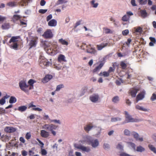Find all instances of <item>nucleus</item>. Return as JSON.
<instances>
[{"mask_svg": "<svg viewBox=\"0 0 156 156\" xmlns=\"http://www.w3.org/2000/svg\"><path fill=\"white\" fill-rule=\"evenodd\" d=\"M90 3L91 5L93 8H96L98 5V3L95 0H92Z\"/></svg>", "mask_w": 156, "mask_h": 156, "instance_id": "nucleus-26", "label": "nucleus"}, {"mask_svg": "<svg viewBox=\"0 0 156 156\" xmlns=\"http://www.w3.org/2000/svg\"><path fill=\"white\" fill-rule=\"evenodd\" d=\"M99 99V97L98 94H94L89 97L90 100L94 103H97L98 102Z\"/></svg>", "mask_w": 156, "mask_h": 156, "instance_id": "nucleus-8", "label": "nucleus"}, {"mask_svg": "<svg viewBox=\"0 0 156 156\" xmlns=\"http://www.w3.org/2000/svg\"><path fill=\"white\" fill-rule=\"evenodd\" d=\"M137 120L133 118L132 116L127 114V122H136Z\"/></svg>", "mask_w": 156, "mask_h": 156, "instance_id": "nucleus-28", "label": "nucleus"}, {"mask_svg": "<svg viewBox=\"0 0 156 156\" xmlns=\"http://www.w3.org/2000/svg\"><path fill=\"white\" fill-rule=\"evenodd\" d=\"M140 5H143L146 4L147 2V0H138Z\"/></svg>", "mask_w": 156, "mask_h": 156, "instance_id": "nucleus-46", "label": "nucleus"}, {"mask_svg": "<svg viewBox=\"0 0 156 156\" xmlns=\"http://www.w3.org/2000/svg\"><path fill=\"white\" fill-rule=\"evenodd\" d=\"M52 78V75H47L44 77L42 79V82L44 83H46L49 81Z\"/></svg>", "mask_w": 156, "mask_h": 156, "instance_id": "nucleus-15", "label": "nucleus"}, {"mask_svg": "<svg viewBox=\"0 0 156 156\" xmlns=\"http://www.w3.org/2000/svg\"><path fill=\"white\" fill-rule=\"evenodd\" d=\"M29 2L30 0H21L18 4L21 6H23L27 5Z\"/></svg>", "mask_w": 156, "mask_h": 156, "instance_id": "nucleus-19", "label": "nucleus"}, {"mask_svg": "<svg viewBox=\"0 0 156 156\" xmlns=\"http://www.w3.org/2000/svg\"><path fill=\"white\" fill-rule=\"evenodd\" d=\"M92 138V137L90 136L86 135L83 137L82 139L80 140L79 142L83 144H87L89 145Z\"/></svg>", "mask_w": 156, "mask_h": 156, "instance_id": "nucleus-7", "label": "nucleus"}, {"mask_svg": "<svg viewBox=\"0 0 156 156\" xmlns=\"http://www.w3.org/2000/svg\"><path fill=\"white\" fill-rule=\"evenodd\" d=\"M9 25L8 23H5L2 25V28L3 30H6L9 29Z\"/></svg>", "mask_w": 156, "mask_h": 156, "instance_id": "nucleus-38", "label": "nucleus"}, {"mask_svg": "<svg viewBox=\"0 0 156 156\" xmlns=\"http://www.w3.org/2000/svg\"><path fill=\"white\" fill-rule=\"evenodd\" d=\"M57 21L55 19H52L48 23L49 26L55 27L57 25Z\"/></svg>", "mask_w": 156, "mask_h": 156, "instance_id": "nucleus-20", "label": "nucleus"}, {"mask_svg": "<svg viewBox=\"0 0 156 156\" xmlns=\"http://www.w3.org/2000/svg\"><path fill=\"white\" fill-rule=\"evenodd\" d=\"M51 59H50V61H48L44 57L41 56L39 60L40 66L43 68L45 67H48L51 64Z\"/></svg>", "mask_w": 156, "mask_h": 156, "instance_id": "nucleus-2", "label": "nucleus"}, {"mask_svg": "<svg viewBox=\"0 0 156 156\" xmlns=\"http://www.w3.org/2000/svg\"><path fill=\"white\" fill-rule=\"evenodd\" d=\"M122 24L124 25L126 24L127 21V16L126 15L122 17Z\"/></svg>", "mask_w": 156, "mask_h": 156, "instance_id": "nucleus-42", "label": "nucleus"}, {"mask_svg": "<svg viewBox=\"0 0 156 156\" xmlns=\"http://www.w3.org/2000/svg\"><path fill=\"white\" fill-rule=\"evenodd\" d=\"M95 126L92 124H89L86 125L84 127V130L87 132H89L92 129L95 128Z\"/></svg>", "mask_w": 156, "mask_h": 156, "instance_id": "nucleus-14", "label": "nucleus"}, {"mask_svg": "<svg viewBox=\"0 0 156 156\" xmlns=\"http://www.w3.org/2000/svg\"><path fill=\"white\" fill-rule=\"evenodd\" d=\"M148 147L151 151L156 154V149L153 145L150 144L148 145Z\"/></svg>", "mask_w": 156, "mask_h": 156, "instance_id": "nucleus-41", "label": "nucleus"}, {"mask_svg": "<svg viewBox=\"0 0 156 156\" xmlns=\"http://www.w3.org/2000/svg\"><path fill=\"white\" fill-rule=\"evenodd\" d=\"M135 31L136 32L141 33L142 32V28L140 27H138L136 29Z\"/></svg>", "mask_w": 156, "mask_h": 156, "instance_id": "nucleus-57", "label": "nucleus"}, {"mask_svg": "<svg viewBox=\"0 0 156 156\" xmlns=\"http://www.w3.org/2000/svg\"><path fill=\"white\" fill-rule=\"evenodd\" d=\"M121 119L119 117L112 118H111V121L112 122H115L117 121H119L121 120Z\"/></svg>", "mask_w": 156, "mask_h": 156, "instance_id": "nucleus-47", "label": "nucleus"}, {"mask_svg": "<svg viewBox=\"0 0 156 156\" xmlns=\"http://www.w3.org/2000/svg\"><path fill=\"white\" fill-rule=\"evenodd\" d=\"M140 12L141 14V16L143 18H146L148 15L147 13L145 10L141 9L140 11Z\"/></svg>", "mask_w": 156, "mask_h": 156, "instance_id": "nucleus-21", "label": "nucleus"}, {"mask_svg": "<svg viewBox=\"0 0 156 156\" xmlns=\"http://www.w3.org/2000/svg\"><path fill=\"white\" fill-rule=\"evenodd\" d=\"M51 122H54L55 123H58L59 124H60V121L59 120H57L56 119H54V120H50Z\"/></svg>", "mask_w": 156, "mask_h": 156, "instance_id": "nucleus-63", "label": "nucleus"}, {"mask_svg": "<svg viewBox=\"0 0 156 156\" xmlns=\"http://www.w3.org/2000/svg\"><path fill=\"white\" fill-rule=\"evenodd\" d=\"M58 42L63 45L67 46L68 44V43L67 41L62 38L59 39L58 40Z\"/></svg>", "mask_w": 156, "mask_h": 156, "instance_id": "nucleus-34", "label": "nucleus"}, {"mask_svg": "<svg viewBox=\"0 0 156 156\" xmlns=\"http://www.w3.org/2000/svg\"><path fill=\"white\" fill-rule=\"evenodd\" d=\"M94 129H95V130L97 131L96 133V135H98L100 134L101 130V127H97L96 126H95V128H94Z\"/></svg>", "mask_w": 156, "mask_h": 156, "instance_id": "nucleus-37", "label": "nucleus"}, {"mask_svg": "<svg viewBox=\"0 0 156 156\" xmlns=\"http://www.w3.org/2000/svg\"><path fill=\"white\" fill-rule=\"evenodd\" d=\"M67 2L66 0H58L57 2L58 5L62 4L63 3H66Z\"/></svg>", "mask_w": 156, "mask_h": 156, "instance_id": "nucleus-53", "label": "nucleus"}, {"mask_svg": "<svg viewBox=\"0 0 156 156\" xmlns=\"http://www.w3.org/2000/svg\"><path fill=\"white\" fill-rule=\"evenodd\" d=\"M108 44L107 43H102L100 45H97V48L98 50H101L103 48L106 46Z\"/></svg>", "mask_w": 156, "mask_h": 156, "instance_id": "nucleus-22", "label": "nucleus"}, {"mask_svg": "<svg viewBox=\"0 0 156 156\" xmlns=\"http://www.w3.org/2000/svg\"><path fill=\"white\" fill-rule=\"evenodd\" d=\"M139 90L138 89L133 88L129 90V93L130 94L132 97H135Z\"/></svg>", "mask_w": 156, "mask_h": 156, "instance_id": "nucleus-13", "label": "nucleus"}, {"mask_svg": "<svg viewBox=\"0 0 156 156\" xmlns=\"http://www.w3.org/2000/svg\"><path fill=\"white\" fill-rule=\"evenodd\" d=\"M20 18V16L19 15H14L13 16V20L14 21L18 20Z\"/></svg>", "mask_w": 156, "mask_h": 156, "instance_id": "nucleus-52", "label": "nucleus"}, {"mask_svg": "<svg viewBox=\"0 0 156 156\" xmlns=\"http://www.w3.org/2000/svg\"><path fill=\"white\" fill-rule=\"evenodd\" d=\"M41 153L42 155H45L47 154V152L45 149L42 148L41 149Z\"/></svg>", "mask_w": 156, "mask_h": 156, "instance_id": "nucleus-50", "label": "nucleus"}, {"mask_svg": "<svg viewBox=\"0 0 156 156\" xmlns=\"http://www.w3.org/2000/svg\"><path fill=\"white\" fill-rule=\"evenodd\" d=\"M99 75L101 76H103L104 77H107L109 76V74L108 71H104L101 72L99 74Z\"/></svg>", "mask_w": 156, "mask_h": 156, "instance_id": "nucleus-31", "label": "nucleus"}, {"mask_svg": "<svg viewBox=\"0 0 156 156\" xmlns=\"http://www.w3.org/2000/svg\"><path fill=\"white\" fill-rule=\"evenodd\" d=\"M149 39L151 41V42L149 43V46H154V44L156 43V40L155 38L152 37H149Z\"/></svg>", "mask_w": 156, "mask_h": 156, "instance_id": "nucleus-23", "label": "nucleus"}, {"mask_svg": "<svg viewBox=\"0 0 156 156\" xmlns=\"http://www.w3.org/2000/svg\"><path fill=\"white\" fill-rule=\"evenodd\" d=\"M133 136L136 140L142 141L143 140L142 137H139V134L135 132H130L127 130V136Z\"/></svg>", "mask_w": 156, "mask_h": 156, "instance_id": "nucleus-6", "label": "nucleus"}, {"mask_svg": "<svg viewBox=\"0 0 156 156\" xmlns=\"http://www.w3.org/2000/svg\"><path fill=\"white\" fill-rule=\"evenodd\" d=\"M37 40L36 39L33 38L32 39L30 43V47L31 48L33 47H35L37 44Z\"/></svg>", "mask_w": 156, "mask_h": 156, "instance_id": "nucleus-25", "label": "nucleus"}, {"mask_svg": "<svg viewBox=\"0 0 156 156\" xmlns=\"http://www.w3.org/2000/svg\"><path fill=\"white\" fill-rule=\"evenodd\" d=\"M43 119L44 120H48L50 121L51 119L49 118V116L48 115L45 114H44L43 115Z\"/></svg>", "mask_w": 156, "mask_h": 156, "instance_id": "nucleus-55", "label": "nucleus"}, {"mask_svg": "<svg viewBox=\"0 0 156 156\" xmlns=\"http://www.w3.org/2000/svg\"><path fill=\"white\" fill-rule=\"evenodd\" d=\"M103 148L105 150H108L110 148V145L107 143H104L103 145Z\"/></svg>", "mask_w": 156, "mask_h": 156, "instance_id": "nucleus-48", "label": "nucleus"}, {"mask_svg": "<svg viewBox=\"0 0 156 156\" xmlns=\"http://www.w3.org/2000/svg\"><path fill=\"white\" fill-rule=\"evenodd\" d=\"M81 20H79L75 23V26H74V28H76L78 26L80 25L81 24Z\"/></svg>", "mask_w": 156, "mask_h": 156, "instance_id": "nucleus-62", "label": "nucleus"}, {"mask_svg": "<svg viewBox=\"0 0 156 156\" xmlns=\"http://www.w3.org/2000/svg\"><path fill=\"white\" fill-rule=\"evenodd\" d=\"M145 94V90H143L139 93L136 96V101L137 102L139 100H141L144 97V95Z\"/></svg>", "mask_w": 156, "mask_h": 156, "instance_id": "nucleus-11", "label": "nucleus"}, {"mask_svg": "<svg viewBox=\"0 0 156 156\" xmlns=\"http://www.w3.org/2000/svg\"><path fill=\"white\" fill-rule=\"evenodd\" d=\"M99 145V142L97 139H94L92 138L89 145H90L94 148H97Z\"/></svg>", "mask_w": 156, "mask_h": 156, "instance_id": "nucleus-9", "label": "nucleus"}, {"mask_svg": "<svg viewBox=\"0 0 156 156\" xmlns=\"http://www.w3.org/2000/svg\"><path fill=\"white\" fill-rule=\"evenodd\" d=\"M16 101V99L15 97L11 96L9 100V103L10 104L15 103Z\"/></svg>", "mask_w": 156, "mask_h": 156, "instance_id": "nucleus-36", "label": "nucleus"}, {"mask_svg": "<svg viewBox=\"0 0 156 156\" xmlns=\"http://www.w3.org/2000/svg\"><path fill=\"white\" fill-rule=\"evenodd\" d=\"M119 100V98L117 96L114 97L112 99V101L115 103H118Z\"/></svg>", "mask_w": 156, "mask_h": 156, "instance_id": "nucleus-43", "label": "nucleus"}, {"mask_svg": "<svg viewBox=\"0 0 156 156\" xmlns=\"http://www.w3.org/2000/svg\"><path fill=\"white\" fill-rule=\"evenodd\" d=\"M128 144V147L131 149H133L135 151H136V145L135 144L132 142H127Z\"/></svg>", "mask_w": 156, "mask_h": 156, "instance_id": "nucleus-27", "label": "nucleus"}, {"mask_svg": "<svg viewBox=\"0 0 156 156\" xmlns=\"http://www.w3.org/2000/svg\"><path fill=\"white\" fill-rule=\"evenodd\" d=\"M151 101H153L154 100H156V94L154 93H153L150 98Z\"/></svg>", "mask_w": 156, "mask_h": 156, "instance_id": "nucleus-56", "label": "nucleus"}, {"mask_svg": "<svg viewBox=\"0 0 156 156\" xmlns=\"http://www.w3.org/2000/svg\"><path fill=\"white\" fill-rule=\"evenodd\" d=\"M119 155L120 156H127V154L122 151L119 152Z\"/></svg>", "mask_w": 156, "mask_h": 156, "instance_id": "nucleus-64", "label": "nucleus"}, {"mask_svg": "<svg viewBox=\"0 0 156 156\" xmlns=\"http://www.w3.org/2000/svg\"><path fill=\"white\" fill-rule=\"evenodd\" d=\"M34 83V80H32V79L30 80L28 82V83L30 85H29V86H32L33 87V85Z\"/></svg>", "mask_w": 156, "mask_h": 156, "instance_id": "nucleus-54", "label": "nucleus"}, {"mask_svg": "<svg viewBox=\"0 0 156 156\" xmlns=\"http://www.w3.org/2000/svg\"><path fill=\"white\" fill-rule=\"evenodd\" d=\"M65 58L66 57L64 55L62 54H60L58 56V60L59 62H61L62 61L66 62V60Z\"/></svg>", "mask_w": 156, "mask_h": 156, "instance_id": "nucleus-24", "label": "nucleus"}, {"mask_svg": "<svg viewBox=\"0 0 156 156\" xmlns=\"http://www.w3.org/2000/svg\"><path fill=\"white\" fill-rule=\"evenodd\" d=\"M19 85L21 89L25 92H27L29 90L33 88V86H29V85L26 84L24 81H20L19 83Z\"/></svg>", "mask_w": 156, "mask_h": 156, "instance_id": "nucleus-3", "label": "nucleus"}, {"mask_svg": "<svg viewBox=\"0 0 156 156\" xmlns=\"http://www.w3.org/2000/svg\"><path fill=\"white\" fill-rule=\"evenodd\" d=\"M145 150L144 148L140 145L137 147L136 149V151L140 152L144 151Z\"/></svg>", "mask_w": 156, "mask_h": 156, "instance_id": "nucleus-33", "label": "nucleus"}, {"mask_svg": "<svg viewBox=\"0 0 156 156\" xmlns=\"http://www.w3.org/2000/svg\"><path fill=\"white\" fill-rule=\"evenodd\" d=\"M6 101L3 98L0 100V104L1 105H3L5 103Z\"/></svg>", "mask_w": 156, "mask_h": 156, "instance_id": "nucleus-58", "label": "nucleus"}, {"mask_svg": "<svg viewBox=\"0 0 156 156\" xmlns=\"http://www.w3.org/2000/svg\"><path fill=\"white\" fill-rule=\"evenodd\" d=\"M32 110L39 112H41L42 111V109L41 108L38 107L34 108H32Z\"/></svg>", "mask_w": 156, "mask_h": 156, "instance_id": "nucleus-59", "label": "nucleus"}, {"mask_svg": "<svg viewBox=\"0 0 156 156\" xmlns=\"http://www.w3.org/2000/svg\"><path fill=\"white\" fill-rule=\"evenodd\" d=\"M103 66V63H101L99 65L96 67L93 70L94 72H97V71H99L102 68V67Z\"/></svg>", "mask_w": 156, "mask_h": 156, "instance_id": "nucleus-32", "label": "nucleus"}, {"mask_svg": "<svg viewBox=\"0 0 156 156\" xmlns=\"http://www.w3.org/2000/svg\"><path fill=\"white\" fill-rule=\"evenodd\" d=\"M57 126L53 124H45L42 127V128L47 130L51 132V133L54 136H55L56 135V132L54 130L57 129Z\"/></svg>", "mask_w": 156, "mask_h": 156, "instance_id": "nucleus-1", "label": "nucleus"}, {"mask_svg": "<svg viewBox=\"0 0 156 156\" xmlns=\"http://www.w3.org/2000/svg\"><path fill=\"white\" fill-rule=\"evenodd\" d=\"M31 136V135L30 132H27L26 133L25 135V138L27 140H28L30 138Z\"/></svg>", "mask_w": 156, "mask_h": 156, "instance_id": "nucleus-51", "label": "nucleus"}, {"mask_svg": "<svg viewBox=\"0 0 156 156\" xmlns=\"http://www.w3.org/2000/svg\"><path fill=\"white\" fill-rule=\"evenodd\" d=\"M42 44L43 47L44 48H47L50 47L51 44L47 41H42L41 42Z\"/></svg>", "mask_w": 156, "mask_h": 156, "instance_id": "nucleus-29", "label": "nucleus"}, {"mask_svg": "<svg viewBox=\"0 0 156 156\" xmlns=\"http://www.w3.org/2000/svg\"><path fill=\"white\" fill-rule=\"evenodd\" d=\"M10 45V48L15 50H18V43H11Z\"/></svg>", "mask_w": 156, "mask_h": 156, "instance_id": "nucleus-30", "label": "nucleus"}, {"mask_svg": "<svg viewBox=\"0 0 156 156\" xmlns=\"http://www.w3.org/2000/svg\"><path fill=\"white\" fill-rule=\"evenodd\" d=\"M64 87V85L63 84H61L57 85L56 87L55 90L56 91H59L60 90Z\"/></svg>", "mask_w": 156, "mask_h": 156, "instance_id": "nucleus-45", "label": "nucleus"}, {"mask_svg": "<svg viewBox=\"0 0 156 156\" xmlns=\"http://www.w3.org/2000/svg\"><path fill=\"white\" fill-rule=\"evenodd\" d=\"M16 130V128L11 127H6L4 129V131L6 132L12 133Z\"/></svg>", "mask_w": 156, "mask_h": 156, "instance_id": "nucleus-16", "label": "nucleus"}, {"mask_svg": "<svg viewBox=\"0 0 156 156\" xmlns=\"http://www.w3.org/2000/svg\"><path fill=\"white\" fill-rule=\"evenodd\" d=\"M116 148L118 150H119L120 152L123 151V146L121 144H117L116 147Z\"/></svg>", "mask_w": 156, "mask_h": 156, "instance_id": "nucleus-40", "label": "nucleus"}, {"mask_svg": "<svg viewBox=\"0 0 156 156\" xmlns=\"http://www.w3.org/2000/svg\"><path fill=\"white\" fill-rule=\"evenodd\" d=\"M87 52L88 53H90L91 54H95L96 52V51L90 45L87 46Z\"/></svg>", "mask_w": 156, "mask_h": 156, "instance_id": "nucleus-17", "label": "nucleus"}, {"mask_svg": "<svg viewBox=\"0 0 156 156\" xmlns=\"http://www.w3.org/2000/svg\"><path fill=\"white\" fill-rule=\"evenodd\" d=\"M53 35L51 30H47L42 35V36L45 38H51L53 37Z\"/></svg>", "mask_w": 156, "mask_h": 156, "instance_id": "nucleus-10", "label": "nucleus"}, {"mask_svg": "<svg viewBox=\"0 0 156 156\" xmlns=\"http://www.w3.org/2000/svg\"><path fill=\"white\" fill-rule=\"evenodd\" d=\"M37 140L39 144V145L41 146V148H43L44 147V144L39 139H37Z\"/></svg>", "mask_w": 156, "mask_h": 156, "instance_id": "nucleus-60", "label": "nucleus"}, {"mask_svg": "<svg viewBox=\"0 0 156 156\" xmlns=\"http://www.w3.org/2000/svg\"><path fill=\"white\" fill-rule=\"evenodd\" d=\"M40 135L42 137L47 138L49 136L50 134L48 132L45 130H42L41 131Z\"/></svg>", "mask_w": 156, "mask_h": 156, "instance_id": "nucleus-12", "label": "nucleus"}, {"mask_svg": "<svg viewBox=\"0 0 156 156\" xmlns=\"http://www.w3.org/2000/svg\"><path fill=\"white\" fill-rule=\"evenodd\" d=\"M120 65L122 68L123 69H125L126 68V64L123 61H122L121 62Z\"/></svg>", "mask_w": 156, "mask_h": 156, "instance_id": "nucleus-49", "label": "nucleus"}, {"mask_svg": "<svg viewBox=\"0 0 156 156\" xmlns=\"http://www.w3.org/2000/svg\"><path fill=\"white\" fill-rule=\"evenodd\" d=\"M75 148L80 150L83 152L88 153L90 151V148L88 146H85L81 144H74Z\"/></svg>", "mask_w": 156, "mask_h": 156, "instance_id": "nucleus-4", "label": "nucleus"}, {"mask_svg": "<svg viewBox=\"0 0 156 156\" xmlns=\"http://www.w3.org/2000/svg\"><path fill=\"white\" fill-rule=\"evenodd\" d=\"M47 11V9H40L39 11V12L42 14H44Z\"/></svg>", "mask_w": 156, "mask_h": 156, "instance_id": "nucleus-61", "label": "nucleus"}, {"mask_svg": "<svg viewBox=\"0 0 156 156\" xmlns=\"http://www.w3.org/2000/svg\"><path fill=\"white\" fill-rule=\"evenodd\" d=\"M27 108V107L26 106H23L19 107L18 108V110L22 112L25 111Z\"/></svg>", "mask_w": 156, "mask_h": 156, "instance_id": "nucleus-39", "label": "nucleus"}, {"mask_svg": "<svg viewBox=\"0 0 156 156\" xmlns=\"http://www.w3.org/2000/svg\"><path fill=\"white\" fill-rule=\"evenodd\" d=\"M20 38V36L13 37L10 39L9 43H18V39Z\"/></svg>", "mask_w": 156, "mask_h": 156, "instance_id": "nucleus-18", "label": "nucleus"}, {"mask_svg": "<svg viewBox=\"0 0 156 156\" xmlns=\"http://www.w3.org/2000/svg\"><path fill=\"white\" fill-rule=\"evenodd\" d=\"M7 5L11 7H13L16 6V3L15 2H11L7 4Z\"/></svg>", "mask_w": 156, "mask_h": 156, "instance_id": "nucleus-35", "label": "nucleus"}, {"mask_svg": "<svg viewBox=\"0 0 156 156\" xmlns=\"http://www.w3.org/2000/svg\"><path fill=\"white\" fill-rule=\"evenodd\" d=\"M136 108L139 110L144 111H147V110L145 108H143L142 107H141L138 105H136Z\"/></svg>", "mask_w": 156, "mask_h": 156, "instance_id": "nucleus-44", "label": "nucleus"}, {"mask_svg": "<svg viewBox=\"0 0 156 156\" xmlns=\"http://www.w3.org/2000/svg\"><path fill=\"white\" fill-rule=\"evenodd\" d=\"M51 47L50 48V52L52 55H54L59 52V48L57 44L55 43H53L51 44Z\"/></svg>", "mask_w": 156, "mask_h": 156, "instance_id": "nucleus-5", "label": "nucleus"}]
</instances>
